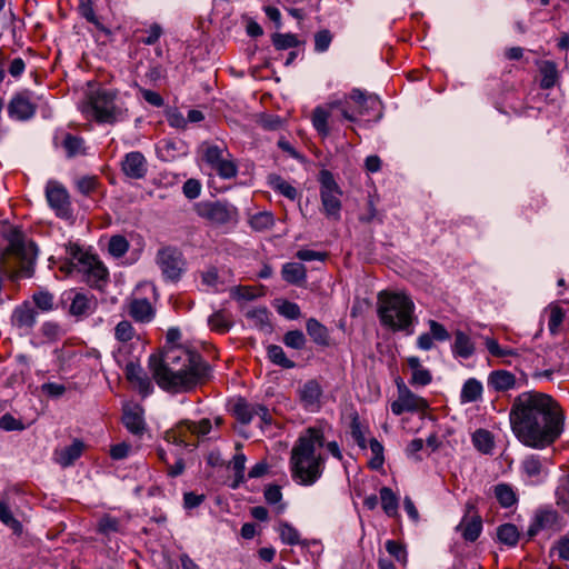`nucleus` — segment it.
<instances>
[{
  "label": "nucleus",
  "mask_w": 569,
  "mask_h": 569,
  "mask_svg": "<svg viewBox=\"0 0 569 569\" xmlns=\"http://www.w3.org/2000/svg\"><path fill=\"white\" fill-rule=\"evenodd\" d=\"M267 353L269 360L281 368L291 369L296 366V363L292 360L287 358L282 347L278 345L268 346Z\"/></svg>",
  "instance_id": "nucleus-42"
},
{
  "label": "nucleus",
  "mask_w": 569,
  "mask_h": 569,
  "mask_svg": "<svg viewBox=\"0 0 569 569\" xmlns=\"http://www.w3.org/2000/svg\"><path fill=\"white\" fill-rule=\"evenodd\" d=\"M121 171L130 179H143L148 172V161L140 151L128 152L121 161Z\"/></svg>",
  "instance_id": "nucleus-20"
},
{
  "label": "nucleus",
  "mask_w": 569,
  "mask_h": 569,
  "mask_svg": "<svg viewBox=\"0 0 569 569\" xmlns=\"http://www.w3.org/2000/svg\"><path fill=\"white\" fill-rule=\"evenodd\" d=\"M475 343L471 338L461 330L455 332L452 352L456 357L469 359L475 353Z\"/></svg>",
  "instance_id": "nucleus-29"
},
{
  "label": "nucleus",
  "mask_w": 569,
  "mask_h": 569,
  "mask_svg": "<svg viewBox=\"0 0 569 569\" xmlns=\"http://www.w3.org/2000/svg\"><path fill=\"white\" fill-rule=\"evenodd\" d=\"M539 70L542 76L540 87L542 89L552 88L558 80L557 64L553 61L546 60L541 62Z\"/></svg>",
  "instance_id": "nucleus-36"
},
{
  "label": "nucleus",
  "mask_w": 569,
  "mask_h": 569,
  "mask_svg": "<svg viewBox=\"0 0 569 569\" xmlns=\"http://www.w3.org/2000/svg\"><path fill=\"white\" fill-rule=\"evenodd\" d=\"M350 433L357 445L365 449L367 447V440L365 437V429L359 420V416L355 413L351 418Z\"/></svg>",
  "instance_id": "nucleus-54"
},
{
  "label": "nucleus",
  "mask_w": 569,
  "mask_h": 569,
  "mask_svg": "<svg viewBox=\"0 0 569 569\" xmlns=\"http://www.w3.org/2000/svg\"><path fill=\"white\" fill-rule=\"evenodd\" d=\"M117 93L110 89H99L89 100L96 121L101 123H114L118 121L121 110L116 106Z\"/></svg>",
  "instance_id": "nucleus-7"
},
{
  "label": "nucleus",
  "mask_w": 569,
  "mask_h": 569,
  "mask_svg": "<svg viewBox=\"0 0 569 569\" xmlns=\"http://www.w3.org/2000/svg\"><path fill=\"white\" fill-rule=\"evenodd\" d=\"M493 492L502 508H510L518 501L515 490L508 483H498L495 486Z\"/></svg>",
  "instance_id": "nucleus-35"
},
{
  "label": "nucleus",
  "mask_w": 569,
  "mask_h": 569,
  "mask_svg": "<svg viewBox=\"0 0 569 569\" xmlns=\"http://www.w3.org/2000/svg\"><path fill=\"white\" fill-rule=\"evenodd\" d=\"M565 527L566 521L557 510L550 508L539 509L535 512L527 530V541L533 539L540 531H547L549 535H553L561 531Z\"/></svg>",
  "instance_id": "nucleus-10"
},
{
  "label": "nucleus",
  "mask_w": 569,
  "mask_h": 569,
  "mask_svg": "<svg viewBox=\"0 0 569 569\" xmlns=\"http://www.w3.org/2000/svg\"><path fill=\"white\" fill-rule=\"evenodd\" d=\"M156 262L166 281L177 282L180 280L184 271V259L178 248L167 246L159 249Z\"/></svg>",
  "instance_id": "nucleus-9"
},
{
  "label": "nucleus",
  "mask_w": 569,
  "mask_h": 569,
  "mask_svg": "<svg viewBox=\"0 0 569 569\" xmlns=\"http://www.w3.org/2000/svg\"><path fill=\"white\" fill-rule=\"evenodd\" d=\"M122 422L132 435H142L146 430L143 409L140 406L127 407L123 411Z\"/></svg>",
  "instance_id": "nucleus-25"
},
{
  "label": "nucleus",
  "mask_w": 569,
  "mask_h": 569,
  "mask_svg": "<svg viewBox=\"0 0 569 569\" xmlns=\"http://www.w3.org/2000/svg\"><path fill=\"white\" fill-rule=\"evenodd\" d=\"M306 329L307 333L310 336V338L316 345L321 347H328L330 345L329 330L317 319H308L306 323Z\"/></svg>",
  "instance_id": "nucleus-30"
},
{
  "label": "nucleus",
  "mask_w": 569,
  "mask_h": 569,
  "mask_svg": "<svg viewBox=\"0 0 569 569\" xmlns=\"http://www.w3.org/2000/svg\"><path fill=\"white\" fill-rule=\"evenodd\" d=\"M369 447L372 453V458L369 460V468L372 470H379L382 468L385 462L383 446L376 438L369 440Z\"/></svg>",
  "instance_id": "nucleus-48"
},
{
  "label": "nucleus",
  "mask_w": 569,
  "mask_h": 569,
  "mask_svg": "<svg viewBox=\"0 0 569 569\" xmlns=\"http://www.w3.org/2000/svg\"><path fill=\"white\" fill-rule=\"evenodd\" d=\"M36 307L42 311H51L53 309V295L48 291H39L32 296Z\"/></svg>",
  "instance_id": "nucleus-59"
},
{
  "label": "nucleus",
  "mask_w": 569,
  "mask_h": 569,
  "mask_svg": "<svg viewBox=\"0 0 569 569\" xmlns=\"http://www.w3.org/2000/svg\"><path fill=\"white\" fill-rule=\"evenodd\" d=\"M278 532L281 541L284 545L296 546L300 543V533L299 531L289 522L280 521L278 527Z\"/></svg>",
  "instance_id": "nucleus-43"
},
{
  "label": "nucleus",
  "mask_w": 569,
  "mask_h": 569,
  "mask_svg": "<svg viewBox=\"0 0 569 569\" xmlns=\"http://www.w3.org/2000/svg\"><path fill=\"white\" fill-rule=\"evenodd\" d=\"M351 100L357 106L359 117H369L379 120L382 116V103L378 96L367 93L360 89L351 90Z\"/></svg>",
  "instance_id": "nucleus-15"
},
{
  "label": "nucleus",
  "mask_w": 569,
  "mask_h": 569,
  "mask_svg": "<svg viewBox=\"0 0 569 569\" xmlns=\"http://www.w3.org/2000/svg\"><path fill=\"white\" fill-rule=\"evenodd\" d=\"M497 538L499 542L506 545L509 548L517 546L520 539V532L516 525L503 523L497 528Z\"/></svg>",
  "instance_id": "nucleus-33"
},
{
  "label": "nucleus",
  "mask_w": 569,
  "mask_h": 569,
  "mask_svg": "<svg viewBox=\"0 0 569 569\" xmlns=\"http://www.w3.org/2000/svg\"><path fill=\"white\" fill-rule=\"evenodd\" d=\"M99 178L97 176H83L76 180V188L82 196L90 197L99 188Z\"/></svg>",
  "instance_id": "nucleus-46"
},
{
  "label": "nucleus",
  "mask_w": 569,
  "mask_h": 569,
  "mask_svg": "<svg viewBox=\"0 0 569 569\" xmlns=\"http://www.w3.org/2000/svg\"><path fill=\"white\" fill-rule=\"evenodd\" d=\"M38 256V248L27 239L18 226L3 223L0 228V268L3 273L19 272L30 277Z\"/></svg>",
  "instance_id": "nucleus-4"
},
{
  "label": "nucleus",
  "mask_w": 569,
  "mask_h": 569,
  "mask_svg": "<svg viewBox=\"0 0 569 569\" xmlns=\"http://www.w3.org/2000/svg\"><path fill=\"white\" fill-rule=\"evenodd\" d=\"M281 316L288 319H298L301 315L300 307L296 302L284 300L278 308Z\"/></svg>",
  "instance_id": "nucleus-63"
},
{
  "label": "nucleus",
  "mask_w": 569,
  "mask_h": 569,
  "mask_svg": "<svg viewBox=\"0 0 569 569\" xmlns=\"http://www.w3.org/2000/svg\"><path fill=\"white\" fill-rule=\"evenodd\" d=\"M84 264L79 269L84 281L94 289L102 290L108 282L109 272L104 264L94 256L84 258Z\"/></svg>",
  "instance_id": "nucleus-17"
},
{
  "label": "nucleus",
  "mask_w": 569,
  "mask_h": 569,
  "mask_svg": "<svg viewBox=\"0 0 569 569\" xmlns=\"http://www.w3.org/2000/svg\"><path fill=\"white\" fill-rule=\"evenodd\" d=\"M41 333L50 341H56L64 333L61 326L54 321H46L41 326Z\"/></svg>",
  "instance_id": "nucleus-60"
},
{
  "label": "nucleus",
  "mask_w": 569,
  "mask_h": 569,
  "mask_svg": "<svg viewBox=\"0 0 569 569\" xmlns=\"http://www.w3.org/2000/svg\"><path fill=\"white\" fill-rule=\"evenodd\" d=\"M466 509V515L456 529L461 532L466 541L473 542L482 531V519L477 513L476 506L472 502H467Z\"/></svg>",
  "instance_id": "nucleus-19"
},
{
  "label": "nucleus",
  "mask_w": 569,
  "mask_h": 569,
  "mask_svg": "<svg viewBox=\"0 0 569 569\" xmlns=\"http://www.w3.org/2000/svg\"><path fill=\"white\" fill-rule=\"evenodd\" d=\"M306 341V337L301 330H290L283 336V343L296 350L303 349Z\"/></svg>",
  "instance_id": "nucleus-56"
},
{
  "label": "nucleus",
  "mask_w": 569,
  "mask_h": 569,
  "mask_svg": "<svg viewBox=\"0 0 569 569\" xmlns=\"http://www.w3.org/2000/svg\"><path fill=\"white\" fill-rule=\"evenodd\" d=\"M194 422L186 420L179 422L173 429L166 432V440L178 446H196L194 442L189 440V436L193 433Z\"/></svg>",
  "instance_id": "nucleus-24"
},
{
  "label": "nucleus",
  "mask_w": 569,
  "mask_h": 569,
  "mask_svg": "<svg viewBox=\"0 0 569 569\" xmlns=\"http://www.w3.org/2000/svg\"><path fill=\"white\" fill-rule=\"evenodd\" d=\"M335 111H339L341 117L349 122H356L359 119L357 106L351 100V92L345 94L341 99L318 106L312 111L311 122L320 137L327 138L332 133L335 129Z\"/></svg>",
  "instance_id": "nucleus-6"
},
{
  "label": "nucleus",
  "mask_w": 569,
  "mask_h": 569,
  "mask_svg": "<svg viewBox=\"0 0 569 569\" xmlns=\"http://www.w3.org/2000/svg\"><path fill=\"white\" fill-rule=\"evenodd\" d=\"M256 403H249L244 399H239L233 406L234 417L242 425H248L254 417Z\"/></svg>",
  "instance_id": "nucleus-39"
},
{
  "label": "nucleus",
  "mask_w": 569,
  "mask_h": 569,
  "mask_svg": "<svg viewBox=\"0 0 569 569\" xmlns=\"http://www.w3.org/2000/svg\"><path fill=\"white\" fill-rule=\"evenodd\" d=\"M398 386V399L391 403V411L396 416H400L403 412H416L423 411L428 408V402L423 398L415 395L402 380L397 382Z\"/></svg>",
  "instance_id": "nucleus-13"
},
{
  "label": "nucleus",
  "mask_w": 569,
  "mask_h": 569,
  "mask_svg": "<svg viewBox=\"0 0 569 569\" xmlns=\"http://www.w3.org/2000/svg\"><path fill=\"white\" fill-rule=\"evenodd\" d=\"M332 41V34L328 29L320 30L315 34V50L325 52L329 49Z\"/></svg>",
  "instance_id": "nucleus-61"
},
{
  "label": "nucleus",
  "mask_w": 569,
  "mask_h": 569,
  "mask_svg": "<svg viewBox=\"0 0 569 569\" xmlns=\"http://www.w3.org/2000/svg\"><path fill=\"white\" fill-rule=\"evenodd\" d=\"M136 335V330L130 321L122 320L114 328V337L120 342L130 341Z\"/></svg>",
  "instance_id": "nucleus-55"
},
{
  "label": "nucleus",
  "mask_w": 569,
  "mask_h": 569,
  "mask_svg": "<svg viewBox=\"0 0 569 569\" xmlns=\"http://www.w3.org/2000/svg\"><path fill=\"white\" fill-rule=\"evenodd\" d=\"M84 445L79 439H73L70 446L54 451V460L61 467L67 468L74 463L83 452Z\"/></svg>",
  "instance_id": "nucleus-26"
},
{
  "label": "nucleus",
  "mask_w": 569,
  "mask_h": 569,
  "mask_svg": "<svg viewBox=\"0 0 569 569\" xmlns=\"http://www.w3.org/2000/svg\"><path fill=\"white\" fill-rule=\"evenodd\" d=\"M281 276L286 282L301 286L307 280V269L301 263L287 262L282 266Z\"/></svg>",
  "instance_id": "nucleus-28"
},
{
  "label": "nucleus",
  "mask_w": 569,
  "mask_h": 569,
  "mask_svg": "<svg viewBox=\"0 0 569 569\" xmlns=\"http://www.w3.org/2000/svg\"><path fill=\"white\" fill-rule=\"evenodd\" d=\"M148 368L157 385L171 393L190 392L212 378V367L203 357L181 347L151 353Z\"/></svg>",
  "instance_id": "nucleus-2"
},
{
  "label": "nucleus",
  "mask_w": 569,
  "mask_h": 569,
  "mask_svg": "<svg viewBox=\"0 0 569 569\" xmlns=\"http://www.w3.org/2000/svg\"><path fill=\"white\" fill-rule=\"evenodd\" d=\"M482 391V383L476 378H469L462 386L460 400L462 403L476 402L481 398Z\"/></svg>",
  "instance_id": "nucleus-31"
},
{
  "label": "nucleus",
  "mask_w": 569,
  "mask_h": 569,
  "mask_svg": "<svg viewBox=\"0 0 569 569\" xmlns=\"http://www.w3.org/2000/svg\"><path fill=\"white\" fill-rule=\"evenodd\" d=\"M268 184L277 192L288 198L289 200H296L298 197L297 189L287 182L282 177L276 173L268 176Z\"/></svg>",
  "instance_id": "nucleus-32"
},
{
  "label": "nucleus",
  "mask_w": 569,
  "mask_h": 569,
  "mask_svg": "<svg viewBox=\"0 0 569 569\" xmlns=\"http://www.w3.org/2000/svg\"><path fill=\"white\" fill-rule=\"evenodd\" d=\"M386 550L396 558L397 561L405 563L407 561V552L405 547L396 540L386 541Z\"/></svg>",
  "instance_id": "nucleus-62"
},
{
  "label": "nucleus",
  "mask_w": 569,
  "mask_h": 569,
  "mask_svg": "<svg viewBox=\"0 0 569 569\" xmlns=\"http://www.w3.org/2000/svg\"><path fill=\"white\" fill-rule=\"evenodd\" d=\"M83 142L84 141L81 137L66 133L62 140V147L64 148L67 156L72 158L82 152Z\"/></svg>",
  "instance_id": "nucleus-51"
},
{
  "label": "nucleus",
  "mask_w": 569,
  "mask_h": 569,
  "mask_svg": "<svg viewBox=\"0 0 569 569\" xmlns=\"http://www.w3.org/2000/svg\"><path fill=\"white\" fill-rule=\"evenodd\" d=\"M203 160L213 170H216L220 163H223L227 160L223 157V152L226 151L223 148L216 144H203Z\"/></svg>",
  "instance_id": "nucleus-41"
},
{
  "label": "nucleus",
  "mask_w": 569,
  "mask_h": 569,
  "mask_svg": "<svg viewBox=\"0 0 569 569\" xmlns=\"http://www.w3.org/2000/svg\"><path fill=\"white\" fill-rule=\"evenodd\" d=\"M120 530V522L111 516H103L98 522V531L102 535H110Z\"/></svg>",
  "instance_id": "nucleus-58"
},
{
  "label": "nucleus",
  "mask_w": 569,
  "mask_h": 569,
  "mask_svg": "<svg viewBox=\"0 0 569 569\" xmlns=\"http://www.w3.org/2000/svg\"><path fill=\"white\" fill-rule=\"evenodd\" d=\"M320 198L323 211L328 218L338 220L340 218L342 194L333 174L328 170L320 171Z\"/></svg>",
  "instance_id": "nucleus-8"
},
{
  "label": "nucleus",
  "mask_w": 569,
  "mask_h": 569,
  "mask_svg": "<svg viewBox=\"0 0 569 569\" xmlns=\"http://www.w3.org/2000/svg\"><path fill=\"white\" fill-rule=\"evenodd\" d=\"M325 446L320 428L309 427L296 441L290 456L292 479L301 486L313 485L323 472L325 457L318 452Z\"/></svg>",
  "instance_id": "nucleus-3"
},
{
  "label": "nucleus",
  "mask_w": 569,
  "mask_h": 569,
  "mask_svg": "<svg viewBox=\"0 0 569 569\" xmlns=\"http://www.w3.org/2000/svg\"><path fill=\"white\" fill-rule=\"evenodd\" d=\"M270 312L267 308H254L252 310L247 311L246 317L249 319L252 325L259 330H270L271 323L269 319Z\"/></svg>",
  "instance_id": "nucleus-38"
},
{
  "label": "nucleus",
  "mask_w": 569,
  "mask_h": 569,
  "mask_svg": "<svg viewBox=\"0 0 569 569\" xmlns=\"http://www.w3.org/2000/svg\"><path fill=\"white\" fill-rule=\"evenodd\" d=\"M322 393L323 390L320 383L315 379L305 382L299 390L300 401L306 409L311 411L319 409Z\"/></svg>",
  "instance_id": "nucleus-22"
},
{
  "label": "nucleus",
  "mask_w": 569,
  "mask_h": 569,
  "mask_svg": "<svg viewBox=\"0 0 569 569\" xmlns=\"http://www.w3.org/2000/svg\"><path fill=\"white\" fill-rule=\"evenodd\" d=\"M124 376L141 397L146 398L153 392L154 387L151 378L138 362L129 361L124 368Z\"/></svg>",
  "instance_id": "nucleus-18"
},
{
  "label": "nucleus",
  "mask_w": 569,
  "mask_h": 569,
  "mask_svg": "<svg viewBox=\"0 0 569 569\" xmlns=\"http://www.w3.org/2000/svg\"><path fill=\"white\" fill-rule=\"evenodd\" d=\"M381 507L388 517L398 515L399 498L389 487H382L379 490Z\"/></svg>",
  "instance_id": "nucleus-34"
},
{
  "label": "nucleus",
  "mask_w": 569,
  "mask_h": 569,
  "mask_svg": "<svg viewBox=\"0 0 569 569\" xmlns=\"http://www.w3.org/2000/svg\"><path fill=\"white\" fill-rule=\"evenodd\" d=\"M486 348L489 351V353L497 358H503L509 356H516L517 352L513 349L510 348H502L498 343L497 340L487 338L485 341Z\"/></svg>",
  "instance_id": "nucleus-57"
},
{
  "label": "nucleus",
  "mask_w": 569,
  "mask_h": 569,
  "mask_svg": "<svg viewBox=\"0 0 569 569\" xmlns=\"http://www.w3.org/2000/svg\"><path fill=\"white\" fill-rule=\"evenodd\" d=\"M247 458L242 452H238L233 456L231 467L234 472V479L230 487L237 489L241 483L244 482V466Z\"/></svg>",
  "instance_id": "nucleus-45"
},
{
  "label": "nucleus",
  "mask_w": 569,
  "mask_h": 569,
  "mask_svg": "<svg viewBox=\"0 0 569 569\" xmlns=\"http://www.w3.org/2000/svg\"><path fill=\"white\" fill-rule=\"evenodd\" d=\"M208 325L211 330L219 333H226L231 329L232 320L228 313L223 311H217L209 317Z\"/></svg>",
  "instance_id": "nucleus-40"
},
{
  "label": "nucleus",
  "mask_w": 569,
  "mask_h": 569,
  "mask_svg": "<svg viewBox=\"0 0 569 569\" xmlns=\"http://www.w3.org/2000/svg\"><path fill=\"white\" fill-rule=\"evenodd\" d=\"M523 472L530 478H538L542 472V462L538 456L531 455L522 462Z\"/></svg>",
  "instance_id": "nucleus-53"
},
{
  "label": "nucleus",
  "mask_w": 569,
  "mask_h": 569,
  "mask_svg": "<svg viewBox=\"0 0 569 569\" xmlns=\"http://www.w3.org/2000/svg\"><path fill=\"white\" fill-rule=\"evenodd\" d=\"M272 44L277 50H287L300 46V40L293 33H273Z\"/></svg>",
  "instance_id": "nucleus-47"
},
{
  "label": "nucleus",
  "mask_w": 569,
  "mask_h": 569,
  "mask_svg": "<svg viewBox=\"0 0 569 569\" xmlns=\"http://www.w3.org/2000/svg\"><path fill=\"white\" fill-rule=\"evenodd\" d=\"M472 443L478 451L485 455L490 453L495 447L493 437L491 432L486 429L475 431L472 435Z\"/></svg>",
  "instance_id": "nucleus-37"
},
{
  "label": "nucleus",
  "mask_w": 569,
  "mask_h": 569,
  "mask_svg": "<svg viewBox=\"0 0 569 569\" xmlns=\"http://www.w3.org/2000/svg\"><path fill=\"white\" fill-rule=\"evenodd\" d=\"M250 227L256 231H264L273 227L274 218L271 212L261 211L250 217Z\"/></svg>",
  "instance_id": "nucleus-44"
},
{
  "label": "nucleus",
  "mask_w": 569,
  "mask_h": 569,
  "mask_svg": "<svg viewBox=\"0 0 569 569\" xmlns=\"http://www.w3.org/2000/svg\"><path fill=\"white\" fill-rule=\"evenodd\" d=\"M128 315L140 323L152 321L156 310L147 298H132L128 303Z\"/></svg>",
  "instance_id": "nucleus-21"
},
{
  "label": "nucleus",
  "mask_w": 569,
  "mask_h": 569,
  "mask_svg": "<svg viewBox=\"0 0 569 569\" xmlns=\"http://www.w3.org/2000/svg\"><path fill=\"white\" fill-rule=\"evenodd\" d=\"M197 214L211 223L226 224L237 217V208L221 201H200L194 204Z\"/></svg>",
  "instance_id": "nucleus-11"
},
{
  "label": "nucleus",
  "mask_w": 569,
  "mask_h": 569,
  "mask_svg": "<svg viewBox=\"0 0 569 569\" xmlns=\"http://www.w3.org/2000/svg\"><path fill=\"white\" fill-rule=\"evenodd\" d=\"M46 198L57 217L61 219H70L72 217L70 196L61 183L49 181L46 186Z\"/></svg>",
  "instance_id": "nucleus-12"
},
{
  "label": "nucleus",
  "mask_w": 569,
  "mask_h": 569,
  "mask_svg": "<svg viewBox=\"0 0 569 569\" xmlns=\"http://www.w3.org/2000/svg\"><path fill=\"white\" fill-rule=\"evenodd\" d=\"M36 111L37 104L32 101V93L29 90L16 93L8 104L9 117L19 121L31 119Z\"/></svg>",
  "instance_id": "nucleus-16"
},
{
  "label": "nucleus",
  "mask_w": 569,
  "mask_h": 569,
  "mask_svg": "<svg viewBox=\"0 0 569 569\" xmlns=\"http://www.w3.org/2000/svg\"><path fill=\"white\" fill-rule=\"evenodd\" d=\"M487 382L488 386L497 392H506L517 387L516 376L505 369L491 371Z\"/></svg>",
  "instance_id": "nucleus-23"
},
{
  "label": "nucleus",
  "mask_w": 569,
  "mask_h": 569,
  "mask_svg": "<svg viewBox=\"0 0 569 569\" xmlns=\"http://www.w3.org/2000/svg\"><path fill=\"white\" fill-rule=\"evenodd\" d=\"M556 496L557 505L561 507L566 512H569V477L557 489Z\"/></svg>",
  "instance_id": "nucleus-64"
},
{
  "label": "nucleus",
  "mask_w": 569,
  "mask_h": 569,
  "mask_svg": "<svg viewBox=\"0 0 569 569\" xmlns=\"http://www.w3.org/2000/svg\"><path fill=\"white\" fill-rule=\"evenodd\" d=\"M37 318V309L29 301H24L12 310L10 323L20 335L27 336L36 326Z\"/></svg>",
  "instance_id": "nucleus-14"
},
{
  "label": "nucleus",
  "mask_w": 569,
  "mask_h": 569,
  "mask_svg": "<svg viewBox=\"0 0 569 569\" xmlns=\"http://www.w3.org/2000/svg\"><path fill=\"white\" fill-rule=\"evenodd\" d=\"M415 303L412 299L402 292L381 291L378 295V317L381 326L393 332L413 333L416 321Z\"/></svg>",
  "instance_id": "nucleus-5"
},
{
  "label": "nucleus",
  "mask_w": 569,
  "mask_h": 569,
  "mask_svg": "<svg viewBox=\"0 0 569 569\" xmlns=\"http://www.w3.org/2000/svg\"><path fill=\"white\" fill-rule=\"evenodd\" d=\"M549 319H548V328L552 335L558 332L560 325L565 319V311L558 305H550L547 309Z\"/></svg>",
  "instance_id": "nucleus-52"
},
{
  "label": "nucleus",
  "mask_w": 569,
  "mask_h": 569,
  "mask_svg": "<svg viewBox=\"0 0 569 569\" xmlns=\"http://www.w3.org/2000/svg\"><path fill=\"white\" fill-rule=\"evenodd\" d=\"M97 308V300L93 296H88L86 293H76L70 308V315L74 317H87L91 315Z\"/></svg>",
  "instance_id": "nucleus-27"
},
{
  "label": "nucleus",
  "mask_w": 569,
  "mask_h": 569,
  "mask_svg": "<svg viewBox=\"0 0 569 569\" xmlns=\"http://www.w3.org/2000/svg\"><path fill=\"white\" fill-rule=\"evenodd\" d=\"M108 250L114 258H121L129 250V241L124 236L114 234L109 240Z\"/></svg>",
  "instance_id": "nucleus-49"
},
{
  "label": "nucleus",
  "mask_w": 569,
  "mask_h": 569,
  "mask_svg": "<svg viewBox=\"0 0 569 569\" xmlns=\"http://www.w3.org/2000/svg\"><path fill=\"white\" fill-rule=\"evenodd\" d=\"M509 422L520 443L533 449H545L555 443L563 432L565 416L551 396L525 391L513 399Z\"/></svg>",
  "instance_id": "nucleus-1"
},
{
  "label": "nucleus",
  "mask_w": 569,
  "mask_h": 569,
  "mask_svg": "<svg viewBox=\"0 0 569 569\" xmlns=\"http://www.w3.org/2000/svg\"><path fill=\"white\" fill-rule=\"evenodd\" d=\"M67 253L71 258V262L67 269L69 272H71L73 268L79 270L84 264V258L92 257V254L84 253L76 243H70L67 247Z\"/></svg>",
  "instance_id": "nucleus-50"
}]
</instances>
